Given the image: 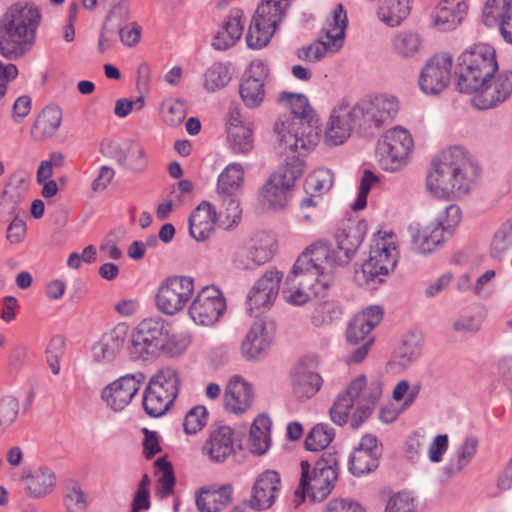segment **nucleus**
<instances>
[{
  "label": "nucleus",
  "instance_id": "1",
  "mask_svg": "<svg viewBox=\"0 0 512 512\" xmlns=\"http://www.w3.org/2000/svg\"><path fill=\"white\" fill-rule=\"evenodd\" d=\"M478 175L479 167L466 149L453 146L431 162L426 188L437 198H461L470 193Z\"/></svg>",
  "mask_w": 512,
  "mask_h": 512
},
{
  "label": "nucleus",
  "instance_id": "2",
  "mask_svg": "<svg viewBox=\"0 0 512 512\" xmlns=\"http://www.w3.org/2000/svg\"><path fill=\"white\" fill-rule=\"evenodd\" d=\"M383 383L379 377L369 381L365 375L353 379L335 398L330 408L333 423L343 426L350 419L353 429L359 428L373 413L381 398Z\"/></svg>",
  "mask_w": 512,
  "mask_h": 512
},
{
  "label": "nucleus",
  "instance_id": "3",
  "mask_svg": "<svg viewBox=\"0 0 512 512\" xmlns=\"http://www.w3.org/2000/svg\"><path fill=\"white\" fill-rule=\"evenodd\" d=\"M40 19L34 4H13L0 20V53L9 60L25 55L35 41Z\"/></svg>",
  "mask_w": 512,
  "mask_h": 512
},
{
  "label": "nucleus",
  "instance_id": "4",
  "mask_svg": "<svg viewBox=\"0 0 512 512\" xmlns=\"http://www.w3.org/2000/svg\"><path fill=\"white\" fill-rule=\"evenodd\" d=\"M314 258L307 251L296 260L286 278L283 290L285 299L293 305H303L311 296L322 298L330 288L332 275L324 273L321 265H315Z\"/></svg>",
  "mask_w": 512,
  "mask_h": 512
},
{
  "label": "nucleus",
  "instance_id": "5",
  "mask_svg": "<svg viewBox=\"0 0 512 512\" xmlns=\"http://www.w3.org/2000/svg\"><path fill=\"white\" fill-rule=\"evenodd\" d=\"M340 457L336 452H324L313 469L308 461L300 463L301 477L294 492V505L298 507L306 497L312 502H322L332 492L339 473Z\"/></svg>",
  "mask_w": 512,
  "mask_h": 512
},
{
  "label": "nucleus",
  "instance_id": "6",
  "mask_svg": "<svg viewBox=\"0 0 512 512\" xmlns=\"http://www.w3.org/2000/svg\"><path fill=\"white\" fill-rule=\"evenodd\" d=\"M498 71L494 48L486 43H477L464 50L458 57L455 76L456 89L461 93H472L477 85Z\"/></svg>",
  "mask_w": 512,
  "mask_h": 512
},
{
  "label": "nucleus",
  "instance_id": "7",
  "mask_svg": "<svg viewBox=\"0 0 512 512\" xmlns=\"http://www.w3.org/2000/svg\"><path fill=\"white\" fill-rule=\"evenodd\" d=\"M364 234L359 226L337 232L336 246L319 241L306 251L314 258L315 265H321L324 273L332 275L338 266L347 265L363 242Z\"/></svg>",
  "mask_w": 512,
  "mask_h": 512
},
{
  "label": "nucleus",
  "instance_id": "8",
  "mask_svg": "<svg viewBox=\"0 0 512 512\" xmlns=\"http://www.w3.org/2000/svg\"><path fill=\"white\" fill-rule=\"evenodd\" d=\"M168 332L160 317L145 318L132 330L128 352L132 359L152 361L159 357L167 343Z\"/></svg>",
  "mask_w": 512,
  "mask_h": 512
},
{
  "label": "nucleus",
  "instance_id": "9",
  "mask_svg": "<svg viewBox=\"0 0 512 512\" xmlns=\"http://www.w3.org/2000/svg\"><path fill=\"white\" fill-rule=\"evenodd\" d=\"M178 372L166 367L153 375L144 391L142 405L145 412L153 418L164 415L173 404L179 392Z\"/></svg>",
  "mask_w": 512,
  "mask_h": 512
},
{
  "label": "nucleus",
  "instance_id": "10",
  "mask_svg": "<svg viewBox=\"0 0 512 512\" xmlns=\"http://www.w3.org/2000/svg\"><path fill=\"white\" fill-rule=\"evenodd\" d=\"M273 131L280 153L302 156L319 140L318 125H304L299 118L281 116L275 122Z\"/></svg>",
  "mask_w": 512,
  "mask_h": 512
},
{
  "label": "nucleus",
  "instance_id": "11",
  "mask_svg": "<svg viewBox=\"0 0 512 512\" xmlns=\"http://www.w3.org/2000/svg\"><path fill=\"white\" fill-rule=\"evenodd\" d=\"M351 107L358 128L369 130L389 124L399 111V102L393 95L378 94L366 96Z\"/></svg>",
  "mask_w": 512,
  "mask_h": 512
},
{
  "label": "nucleus",
  "instance_id": "12",
  "mask_svg": "<svg viewBox=\"0 0 512 512\" xmlns=\"http://www.w3.org/2000/svg\"><path fill=\"white\" fill-rule=\"evenodd\" d=\"M413 139L408 130L394 127L378 141L376 154L383 170L396 172L407 164L413 149Z\"/></svg>",
  "mask_w": 512,
  "mask_h": 512
},
{
  "label": "nucleus",
  "instance_id": "13",
  "mask_svg": "<svg viewBox=\"0 0 512 512\" xmlns=\"http://www.w3.org/2000/svg\"><path fill=\"white\" fill-rule=\"evenodd\" d=\"M194 291V279L190 276L166 278L156 294L157 308L166 315H174L184 308Z\"/></svg>",
  "mask_w": 512,
  "mask_h": 512
},
{
  "label": "nucleus",
  "instance_id": "14",
  "mask_svg": "<svg viewBox=\"0 0 512 512\" xmlns=\"http://www.w3.org/2000/svg\"><path fill=\"white\" fill-rule=\"evenodd\" d=\"M378 231L373 239L369 258L362 266L363 274L367 280H374L380 276H386L393 271L398 261V251L391 241V235Z\"/></svg>",
  "mask_w": 512,
  "mask_h": 512
},
{
  "label": "nucleus",
  "instance_id": "15",
  "mask_svg": "<svg viewBox=\"0 0 512 512\" xmlns=\"http://www.w3.org/2000/svg\"><path fill=\"white\" fill-rule=\"evenodd\" d=\"M486 83L476 86L472 91L473 105L480 109H491L505 102L512 95V71H497Z\"/></svg>",
  "mask_w": 512,
  "mask_h": 512
},
{
  "label": "nucleus",
  "instance_id": "16",
  "mask_svg": "<svg viewBox=\"0 0 512 512\" xmlns=\"http://www.w3.org/2000/svg\"><path fill=\"white\" fill-rule=\"evenodd\" d=\"M226 309V302L220 291L214 287H204L189 307L192 320L202 326L215 324Z\"/></svg>",
  "mask_w": 512,
  "mask_h": 512
},
{
  "label": "nucleus",
  "instance_id": "17",
  "mask_svg": "<svg viewBox=\"0 0 512 512\" xmlns=\"http://www.w3.org/2000/svg\"><path fill=\"white\" fill-rule=\"evenodd\" d=\"M452 57L441 53L431 57L422 68L419 87L425 94L435 95L443 91L451 79Z\"/></svg>",
  "mask_w": 512,
  "mask_h": 512
},
{
  "label": "nucleus",
  "instance_id": "18",
  "mask_svg": "<svg viewBox=\"0 0 512 512\" xmlns=\"http://www.w3.org/2000/svg\"><path fill=\"white\" fill-rule=\"evenodd\" d=\"M281 491V478L275 470H266L258 475L252 489L251 496L240 503L253 512L267 510L275 503Z\"/></svg>",
  "mask_w": 512,
  "mask_h": 512
},
{
  "label": "nucleus",
  "instance_id": "19",
  "mask_svg": "<svg viewBox=\"0 0 512 512\" xmlns=\"http://www.w3.org/2000/svg\"><path fill=\"white\" fill-rule=\"evenodd\" d=\"M275 323L269 318L256 320L241 343V354L248 361H258L270 348L275 333Z\"/></svg>",
  "mask_w": 512,
  "mask_h": 512
},
{
  "label": "nucleus",
  "instance_id": "20",
  "mask_svg": "<svg viewBox=\"0 0 512 512\" xmlns=\"http://www.w3.org/2000/svg\"><path fill=\"white\" fill-rule=\"evenodd\" d=\"M145 379L144 373L139 371L126 374L107 385L101 397L114 411H121L132 401Z\"/></svg>",
  "mask_w": 512,
  "mask_h": 512
},
{
  "label": "nucleus",
  "instance_id": "21",
  "mask_svg": "<svg viewBox=\"0 0 512 512\" xmlns=\"http://www.w3.org/2000/svg\"><path fill=\"white\" fill-rule=\"evenodd\" d=\"M353 114V109L346 100L340 101L332 109L324 134L328 146L343 144L350 137L352 130L358 128V122Z\"/></svg>",
  "mask_w": 512,
  "mask_h": 512
},
{
  "label": "nucleus",
  "instance_id": "22",
  "mask_svg": "<svg viewBox=\"0 0 512 512\" xmlns=\"http://www.w3.org/2000/svg\"><path fill=\"white\" fill-rule=\"evenodd\" d=\"M382 451V445L376 436L364 435L349 457V471L354 476H361L375 470L379 465Z\"/></svg>",
  "mask_w": 512,
  "mask_h": 512
},
{
  "label": "nucleus",
  "instance_id": "23",
  "mask_svg": "<svg viewBox=\"0 0 512 512\" xmlns=\"http://www.w3.org/2000/svg\"><path fill=\"white\" fill-rule=\"evenodd\" d=\"M268 68L261 60L251 62L245 71L239 93L248 108L258 107L264 100V85L268 77Z\"/></svg>",
  "mask_w": 512,
  "mask_h": 512
},
{
  "label": "nucleus",
  "instance_id": "24",
  "mask_svg": "<svg viewBox=\"0 0 512 512\" xmlns=\"http://www.w3.org/2000/svg\"><path fill=\"white\" fill-rule=\"evenodd\" d=\"M281 279L280 271L270 269L256 281L247 295V306L251 313L273 304L279 293Z\"/></svg>",
  "mask_w": 512,
  "mask_h": 512
},
{
  "label": "nucleus",
  "instance_id": "25",
  "mask_svg": "<svg viewBox=\"0 0 512 512\" xmlns=\"http://www.w3.org/2000/svg\"><path fill=\"white\" fill-rule=\"evenodd\" d=\"M482 21L487 27L498 26L503 39L512 44V0H487Z\"/></svg>",
  "mask_w": 512,
  "mask_h": 512
},
{
  "label": "nucleus",
  "instance_id": "26",
  "mask_svg": "<svg viewBox=\"0 0 512 512\" xmlns=\"http://www.w3.org/2000/svg\"><path fill=\"white\" fill-rule=\"evenodd\" d=\"M128 337V326L119 323L110 331L104 333L93 345L92 354L99 363H110L120 353Z\"/></svg>",
  "mask_w": 512,
  "mask_h": 512
},
{
  "label": "nucleus",
  "instance_id": "27",
  "mask_svg": "<svg viewBox=\"0 0 512 512\" xmlns=\"http://www.w3.org/2000/svg\"><path fill=\"white\" fill-rule=\"evenodd\" d=\"M253 402L252 385L245 381L241 376H233L224 393V406L227 411L235 414L245 412Z\"/></svg>",
  "mask_w": 512,
  "mask_h": 512
},
{
  "label": "nucleus",
  "instance_id": "28",
  "mask_svg": "<svg viewBox=\"0 0 512 512\" xmlns=\"http://www.w3.org/2000/svg\"><path fill=\"white\" fill-rule=\"evenodd\" d=\"M382 318L383 310L379 306H370L355 315L347 327L346 337L348 342L358 344L364 341L381 322Z\"/></svg>",
  "mask_w": 512,
  "mask_h": 512
},
{
  "label": "nucleus",
  "instance_id": "29",
  "mask_svg": "<svg viewBox=\"0 0 512 512\" xmlns=\"http://www.w3.org/2000/svg\"><path fill=\"white\" fill-rule=\"evenodd\" d=\"M217 212L212 204L203 201L189 217L190 235L197 241H205L214 231Z\"/></svg>",
  "mask_w": 512,
  "mask_h": 512
},
{
  "label": "nucleus",
  "instance_id": "30",
  "mask_svg": "<svg viewBox=\"0 0 512 512\" xmlns=\"http://www.w3.org/2000/svg\"><path fill=\"white\" fill-rule=\"evenodd\" d=\"M203 452L213 462H224L233 452V430L229 426H220L213 430L203 445Z\"/></svg>",
  "mask_w": 512,
  "mask_h": 512
},
{
  "label": "nucleus",
  "instance_id": "31",
  "mask_svg": "<svg viewBox=\"0 0 512 512\" xmlns=\"http://www.w3.org/2000/svg\"><path fill=\"white\" fill-rule=\"evenodd\" d=\"M273 254L272 244L242 247L236 251L233 263L237 269L252 270L267 263Z\"/></svg>",
  "mask_w": 512,
  "mask_h": 512
},
{
  "label": "nucleus",
  "instance_id": "32",
  "mask_svg": "<svg viewBox=\"0 0 512 512\" xmlns=\"http://www.w3.org/2000/svg\"><path fill=\"white\" fill-rule=\"evenodd\" d=\"M27 493L33 498H43L56 484L54 472L47 467H37L23 477Z\"/></svg>",
  "mask_w": 512,
  "mask_h": 512
},
{
  "label": "nucleus",
  "instance_id": "33",
  "mask_svg": "<svg viewBox=\"0 0 512 512\" xmlns=\"http://www.w3.org/2000/svg\"><path fill=\"white\" fill-rule=\"evenodd\" d=\"M62 122V111L56 105L46 106L38 115L31 134L35 140L43 141L53 137Z\"/></svg>",
  "mask_w": 512,
  "mask_h": 512
},
{
  "label": "nucleus",
  "instance_id": "34",
  "mask_svg": "<svg viewBox=\"0 0 512 512\" xmlns=\"http://www.w3.org/2000/svg\"><path fill=\"white\" fill-rule=\"evenodd\" d=\"M347 24L346 11L342 4H338L322 29L327 43L330 44L331 52H337L343 46Z\"/></svg>",
  "mask_w": 512,
  "mask_h": 512
},
{
  "label": "nucleus",
  "instance_id": "35",
  "mask_svg": "<svg viewBox=\"0 0 512 512\" xmlns=\"http://www.w3.org/2000/svg\"><path fill=\"white\" fill-rule=\"evenodd\" d=\"M278 101L290 109V114L284 115L283 117L289 119L299 118L302 120L304 125H317L318 120L316 119L313 109L309 105L308 98L304 94L282 92L279 95Z\"/></svg>",
  "mask_w": 512,
  "mask_h": 512
},
{
  "label": "nucleus",
  "instance_id": "36",
  "mask_svg": "<svg viewBox=\"0 0 512 512\" xmlns=\"http://www.w3.org/2000/svg\"><path fill=\"white\" fill-rule=\"evenodd\" d=\"M410 11V0H380L377 17L386 26L394 28L402 24Z\"/></svg>",
  "mask_w": 512,
  "mask_h": 512
},
{
  "label": "nucleus",
  "instance_id": "37",
  "mask_svg": "<svg viewBox=\"0 0 512 512\" xmlns=\"http://www.w3.org/2000/svg\"><path fill=\"white\" fill-rule=\"evenodd\" d=\"M241 17V11H235L227 17L222 28L217 32L213 39L212 46L216 50H226L232 47L240 39L243 33Z\"/></svg>",
  "mask_w": 512,
  "mask_h": 512
},
{
  "label": "nucleus",
  "instance_id": "38",
  "mask_svg": "<svg viewBox=\"0 0 512 512\" xmlns=\"http://www.w3.org/2000/svg\"><path fill=\"white\" fill-rule=\"evenodd\" d=\"M477 447L478 439L475 436H468L464 439L455 456L443 468V475L446 479L460 473L472 461L476 455Z\"/></svg>",
  "mask_w": 512,
  "mask_h": 512
},
{
  "label": "nucleus",
  "instance_id": "39",
  "mask_svg": "<svg viewBox=\"0 0 512 512\" xmlns=\"http://www.w3.org/2000/svg\"><path fill=\"white\" fill-rule=\"evenodd\" d=\"M444 242L441 224L431 223L412 234V249L419 254L432 252Z\"/></svg>",
  "mask_w": 512,
  "mask_h": 512
},
{
  "label": "nucleus",
  "instance_id": "40",
  "mask_svg": "<svg viewBox=\"0 0 512 512\" xmlns=\"http://www.w3.org/2000/svg\"><path fill=\"white\" fill-rule=\"evenodd\" d=\"M232 493L230 484L222 485L217 490L203 491L196 497V506L201 512H220L232 501Z\"/></svg>",
  "mask_w": 512,
  "mask_h": 512
},
{
  "label": "nucleus",
  "instance_id": "41",
  "mask_svg": "<svg viewBox=\"0 0 512 512\" xmlns=\"http://www.w3.org/2000/svg\"><path fill=\"white\" fill-rule=\"evenodd\" d=\"M289 6L284 0H262L253 17L266 24L267 28L277 30L278 25L286 17Z\"/></svg>",
  "mask_w": 512,
  "mask_h": 512
},
{
  "label": "nucleus",
  "instance_id": "42",
  "mask_svg": "<svg viewBox=\"0 0 512 512\" xmlns=\"http://www.w3.org/2000/svg\"><path fill=\"white\" fill-rule=\"evenodd\" d=\"M292 384L298 398H310L320 390L322 378L315 372L302 369L293 373Z\"/></svg>",
  "mask_w": 512,
  "mask_h": 512
},
{
  "label": "nucleus",
  "instance_id": "43",
  "mask_svg": "<svg viewBox=\"0 0 512 512\" xmlns=\"http://www.w3.org/2000/svg\"><path fill=\"white\" fill-rule=\"evenodd\" d=\"M244 182V170L241 164L231 163L220 173L217 180V194H238Z\"/></svg>",
  "mask_w": 512,
  "mask_h": 512
},
{
  "label": "nucleus",
  "instance_id": "44",
  "mask_svg": "<svg viewBox=\"0 0 512 512\" xmlns=\"http://www.w3.org/2000/svg\"><path fill=\"white\" fill-rule=\"evenodd\" d=\"M271 421L266 415H259L251 425L249 444L256 454H264L270 443L269 431Z\"/></svg>",
  "mask_w": 512,
  "mask_h": 512
},
{
  "label": "nucleus",
  "instance_id": "45",
  "mask_svg": "<svg viewBox=\"0 0 512 512\" xmlns=\"http://www.w3.org/2000/svg\"><path fill=\"white\" fill-rule=\"evenodd\" d=\"M227 139L234 154H248L254 147L253 130L248 125H238L232 122L228 129Z\"/></svg>",
  "mask_w": 512,
  "mask_h": 512
},
{
  "label": "nucleus",
  "instance_id": "46",
  "mask_svg": "<svg viewBox=\"0 0 512 512\" xmlns=\"http://www.w3.org/2000/svg\"><path fill=\"white\" fill-rule=\"evenodd\" d=\"M217 196L220 202L219 218L221 224L225 226L226 229H229L236 225L241 219L242 209L240 207L238 194L226 193L217 194Z\"/></svg>",
  "mask_w": 512,
  "mask_h": 512
},
{
  "label": "nucleus",
  "instance_id": "47",
  "mask_svg": "<svg viewBox=\"0 0 512 512\" xmlns=\"http://www.w3.org/2000/svg\"><path fill=\"white\" fill-rule=\"evenodd\" d=\"M280 176H270L261 190V196L273 209H281L288 202L289 190L291 188L280 183Z\"/></svg>",
  "mask_w": 512,
  "mask_h": 512
},
{
  "label": "nucleus",
  "instance_id": "48",
  "mask_svg": "<svg viewBox=\"0 0 512 512\" xmlns=\"http://www.w3.org/2000/svg\"><path fill=\"white\" fill-rule=\"evenodd\" d=\"M334 437V428L325 423H318L307 434L304 447L309 451H322L328 447Z\"/></svg>",
  "mask_w": 512,
  "mask_h": 512
},
{
  "label": "nucleus",
  "instance_id": "49",
  "mask_svg": "<svg viewBox=\"0 0 512 512\" xmlns=\"http://www.w3.org/2000/svg\"><path fill=\"white\" fill-rule=\"evenodd\" d=\"M512 246V217L504 221L494 233L490 245L492 258L500 260Z\"/></svg>",
  "mask_w": 512,
  "mask_h": 512
},
{
  "label": "nucleus",
  "instance_id": "50",
  "mask_svg": "<svg viewBox=\"0 0 512 512\" xmlns=\"http://www.w3.org/2000/svg\"><path fill=\"white\" fill-rule=\"evenodd\" d=\"M304 166L300 156L288 155L285 162L271 176H280V183L292 188L296 180L302 176Z\"/></svg>",
  "mask_w": 512,
  "mask_h": 512
},
{
  "label": "nucleus",
  "instance_id": "51",
  "mask_svg": "<svg viewBox=\"0 0 512 512\" xmlns=\"http://www.w3.org/2000/svg\"><path fill=\"white\" fill-rule=\"evenodd\" d=\"M276 29L267 28L266 24L252 17L250 26L246 34V43L252 49H260L265 47L269 42Z\"/></svg>",
  "mask_w": 512,
  "mask_h": 512
},
{
  "label": "nucleus",
  "instance_id": "52",
  "mask_svg": "<svg viewBox=\"0 0 512 512\" xmlns=\"http://www.w3.org/2000/svg\"><path fill=\"white\" fill-rule=\"evenodd\" d=\"M64 504L68 512H85L86 496L77 481L72 479L66 481Z\"/></svg>",
  "mask_w": 512,
  "mask_h": 512
},
{
  "label": "nucleus",
  "instance_id": "53",
  "mask_svg": "<svg viewBox=\"0 0 512 512\" xmlns=\"http://www.w3.org/2000/svg\"><path fill=\"white\" fill-rule=\"evenodd\" d=\"M465 16V13L438 5L432 16V23L441 31H451L460 25Z\"/></svg>",
  "mask_w": 512,
  "mask_h": 512
},
{
  "label": "nucleus",
  "instance_id": "54",
  "mask_svg": "<svg viewBox=\"0 0 512 512\" xmlns=\"http://www.w3.org/2000/svg\"><path fill=\"white\" fill-rule=\"evenodd\" d=\"M204 87L209 92H214L225 87L231 80L229 69L223 63H214L204 74Z\"/></svg>",
  "mask_w": 512,
  "mask_h": 512
},
{
  "label": "nucleus",
  "instance_id": "55",
  "mask_svg": "<svg viewBox=\"0 0 512 512\" xmlns=\"http://www.w3.org/2000/svg\"><path fill=\"white\" fill-rule=\"evenodd\" d=\"M423 346L422 336L416 333H408L404 336L401 346L398 349V356L402 364H408L421 355Z\"/></svg>",
  "mask_w": 512,
  "mask_h": 512
},
{
  "label": "nucleus",
  "instance_id": "56",
  "mask_svg": "<svg viewBox=\"0 0 512 512\" xmlns=\"http://www.w3.org/2000/svg\"><path fill=\"white\" fill-rule=\"evenodd\" d=\"M420 45L418 34L413 32H401L393 40L394 51L404 58L414 56L419 51Z\"/></svg>",
  "mask_w": 512,
  "mask_h": 512
},
{
  "label": "nucleus",
  "instance_id": "57",
  "mask_svg": "<svg viewBox=\"0 0 512 512\" xmlns=\"http://www.w3.org/2000/svg\"><path fill=\"white\" fill-rule=\"evenodd\" d=\"M207 423V410L204 406H195L185 415L183 427L188 435L196 434Z\"/></svg>",
  "mask_w": 512,
  "mask_h": 512
},
{
  "label": "nucleus",
  "instance_id": "58",
  "mask_svg": "<svg viewBox=\"0 0 512 512\" xmlns=\"http://www.w3.org/2000/svg\"><path fill=\"white\" fill-rule=\"evenodd\" d=\"M334 182V175L329 169H318L310 174L306 181L305 186L307 189L317 192H327L331 189Z\"/></svg>",
  "mask_w": 512,
  "mask_h": 512
},
{
  "label": "nucleus",
  "instance_id": "59",
  "mask_svg": "<svg viewBox=\"0 0 512 512\" xmlns=\"http://www.w3.org/2000/svg\"><path fill=\"white\" fill-rule=\"evenodd\" d=\"M19 402L13 396H4L0 400V431L6 430L17 418Z\"/></svg>",
  "mask_w": 512,
  "mask_h": 512
},
{
  "label": "nucleus",
  "instance_id": "60",
  "mask_svg": "<svg viewBox=\"0 0 512 512\" xmlns=\"http://www.w3.org/2000/svg\"><path fill=\"white\" fill-rule=\"evenodd\" d=\"M327 51L331 52L330 44L327 43V39H320L309 46L299 48L296 55L300 60L314 63L322 59Z\"/></svg>",
  "mask_w": 512,
  "mask_h": 512
},
{
  "label": "nucleus",
  "instance_id": "61",
  "mask_svg": "<svg viewBox=\"0 0 512 512\" xmlns=\"http://www.w3.org/2000/svg\"><path fill=\"white\" fill-rule=\"evenodd\" d=\"M378 181V178L369 170H365L359 185L358 196L352 205L354 211H360L367 205V196L374 183Z\"/></svg>",
  "mask_w": 512,
  "mask_h": 512
},
{
  "label": "nucleus",
  "instance_id": "62",
  "mask_svg": "<svg viewBox=\"0 0 512 512\" xmlns=\"http://www.w3.org/2000/svg\"><path fill=\"white\" fill-rule=\"evenodd\" d=\"M341 314L340 306L333 302H324L316 308L313 320L316 324H328L339 319Z\"/></svg>",
  "mask_w": 512,
  "mask_h": 512
},
{
  "label": "nucleus",
  "instance_id": "63",
  "mask_svg": "<svg viewBox=\"0 0 512 512\" xmlns=\"http://www.w3.org/2000/svg\"><path fill=\"white\" fill-rule=\"evenodd\" d=\"M162 117L164 122L171 126H179L185 118V110L180 102H168L163 104Z\"/></svg>",
  "mask_w": 512,
  "mask_h": 512
},
{
  "label": "nucleus",
  "instance_id": "64",
  "mask_svg": "<svg viewBox=\"0 0 512 512\" xmlns=\"http://www.w3.org/2000/svg\"><path fill=\"white\" fill-rule=\"evenodd\" d=\"M413 499L408 493H398L389 498L385 512H413Z\"/></svg>",
  "mask_w": 512,
  "mask_h": 512
}]
</instances>
